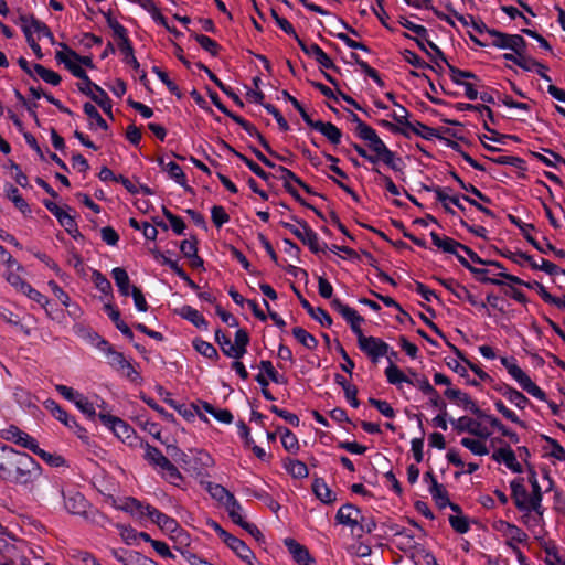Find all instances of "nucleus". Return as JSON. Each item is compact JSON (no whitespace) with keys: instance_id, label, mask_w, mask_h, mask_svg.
I'll return each instance as SVG.
<instances>
[{"instance_id":"f257e3e1","label":"nucleus","mask_w":565,"mask_h":565,"mask_svg":"<svg viewBox=\"0 0 565 565\" xmlns=\"http://www.w3.org/2000/svg\"><path fill=\"white\" fill-rule=\"evenodd\" d=\"M41 475L39 463L28 454L3 447L0 452V478L17 484L33 483Z\"/></svg>"},{"instance_id":"f03ea898","label":"nucleus","mask_w":565,"mask_h":565,"mask_svg":"<svg viewBox=\"0 0 565 565\" xmlns=\"http://www.w3.org/2000/svg\"><path fill=\"white\" fill-rule=\"evenodd\" d=\"M33 553V548L26 541L17 539L6 531L0 535V555L6 563L14 565L19 562L20 565H31L28 555Z\"/></svg>"},{"instance_id":"7ed1b4c3","label":"nucleus","mask_w":565,"mask_h":565,"mask_svg":"<svg viewBox=\"0 0 565 565\" xmlns=\"http://www.w3.org/2000/svg\"><path fill=\"white\" fill-rule=\"evenodd\" d=\"M143 458L170 483L178 484L182 480L178 468L158 448L146 444Z\"/></svg>"},{"instance_id":"20e7f679","label":"nucleus","mask_w":565,"mask_h":565,"mask_svg":"<svg viewBox=\"0 0 565 565\" xmlns=\"http://www.w3.org/2000/svg\"><path fill=\"white\" fill-rule=\"evenodd\" d=\"M291 220L295 221L297 225L284 221L280 222V225L290 231L298 239L307 245L312 253L317 254L319 252H323L327 248L326 244L323 247L320 245L317 233L308 225L306 221L299 220L296 216H291Z\"/></svg>"},{"instance_id":"39448f33","label":"nucleus","mask_w":565,"mask_h":565,"mask_svg":"<svg viewBox=\"0 0 565 565\" xmlns=\"http://www.w3.org/2000/svg\"><path fill=\"white\" fill-rule=\"evenodd\" d=\"M497 253L499 255H501L502 257H505L518 265H523V263L526 262L533 269L543 270L552 276L565 274V270L561 269L557 265H555L554 263H551L550 260H546L544 258L541 259V264L539 265L535 260H533V258L530 255L522 253V252L497 249Z\"/></svg>"},{"instance_id":"423d86ee","label":"nucleus","mask_w":565,"mask_h":565,"mask_svg":"<svg viewBox=\"0 0 565 565\" xmlns=\"http://www.w3.org/2000/svg\"><path fill=\"white\" fill-rule=\"evenodd\" d=\"M430 237L433 241V244L441 249L444 253L452 254L457 257L458 262L466 267L468 270H470L472 274H484L486 270L483 268H476L470 265V263L458 253V250L461 247V243L455 241L454 238L447 237V236H439L437 233L431 232Z\"/></svg>"},{"instance_id":"0eeeda50","label":"nucleus","mask_w":565,"mask_h":565,"mask_svg":"<svg viewBox=\"0 0 565 565\" xmlns=\"http://www.w3.org/2000/svg\"><path fill=\"white\" fill-rule=\"evenodd\" d=\"M358 344L373 363H376L381 356L388 354L390 345L383 340L375 337H366L364 333L359 334Z\"/></svg>"},{"instance_id":"6e6552de","label":"nucleus","mask_w":565,"mask_h":565,"mask_svg":"<svg viewBox=\"0 0 565 565\" xmlns=\"http://www.w3.org/2000/svg\"><path fill=\"white\" fill-rule=\"evenodd\" d=\"M492 38L491 44L499 49H509L513 52L525 51L526 42L519 34H508L498 30L489 31Z\"/></svg>"},{"instance_id":"1a4fd4ad","label":"nucleus","mask_w":565,"mask_h":565,"mask_svg":"<svg viewBox=\"0 0 565 565\" xmlns=\"http://www.w3.org/2000/svg\"><path fill=\"white\" fill-rule=\"evenodd\" d=\"M351 121L356 125L355 131L356 135L364 141L369 142L370 149L375 153L379 151L385 143L377 136L376 131L364 121H362L356 114L351 111Z\"/></svg>"},{"instance_id":"9d476101","label":"nucleus","mask_w":565,"mask_h":565,"mask_svg":"<svg viewBox=\"0 0 565 565\" xmlns=\"http://www.w3.org/2000/svg\"><path fill=\"white\" fill-rule=\"evenodd\" d=\"M331 307L347 320L356 337L363 333L360 324L364 321V318L361 317L355 309L344 305L338 298L331 300Z\"/></svg>"},{"instance_id":"9b49d317","label":"nucleus","mask_w":565,"mask_h":565,"mask_svg":"<svg viewBox=\"0 0 565 565\" xmlns=\"http://www.w3.org/2000/svg\"><path fill=\"white\" fill-rule=\"evenodd\" d=\"M100 422L109 427L114 434L121 440H127L134 434V429L119 417L100 412L98 414Z\"/></svg>"},{"instance_id":"f8f14e48","label":"nucleus","mask_w":565,"mask_h":565,"mask_svg":"<svg viewBox=\"0 0 565 565\" xmlns=\"http://www.w3.org/2000/svg\"><path fill=\"white\" fill-rule=\"evenodd\" d=\"M523 515L521 516L522 523L532 532H536V529L542 530L544 520V508L542 507V503H539L536 508V503H530L527 505V509L522 511Z\"/></svg>"},{"instance_id":"ddd939ff","label":"nucleus","mask_w":565,"mask_h":565,"mask_svg":"<svg viewBox=\"0 0 565 565\" xmlns=\"http://www.w3.org/2000/svg\"><path fill=\"white\" fill-rule=\"evenodd\" d=\"M445 396L451 401H456L459 405L463 406L465 409L470 411L477 417H483L484 413L481 411L475 401L467 394L456 388H447L444 392Z\"/></svg>"},{"instance_id":"4468645a","label":"nucleus","mask_w":565,"mask_h":565,"mask_svg":"<svg viewBox=\"0 0 565 565\" xmlns=\"http://www.w3.org/2000/svg\"><path fill=\"white\" fill-rule=\"evenodd\" d=\"M361 510L351 503L343 504L337 512L335 520L339 524L349 526L352 532L358 526Z\"/></svg>"},{"instance_id":"2eb2a0df","label":"nucleus","mask_w":565,"mask_h":565,"mask_svg":"<svg viewBox=\"0 0 565 565\" xmlns=\"http://www.w3.org/2000/svg\"><path fill=\"white\" fill-rule=\"evenodd\" d=\"M511 491H512V499L514 501V504L519 511H524L527 509V505H530L531 501V494H529L525 486H524V479L518 478L511 481Z\"/></svg>"},{"instance_id":"dca6fc26","label":"nucleus","mask_w":565,"mask_h":565,"mask_svg":"<svg viewBox=\"0 0 565 565\" xmlns=\"http://www.w3.org/2000/svg\"><path fill=\"white\" fill-rule=\"evenodd\" d=\"M451 424L454 425V428L458 433L467 431L471 435L482 438H488L490 436V433L488 430L481 428L480 423L467 416H462L456 420L451 419Z\"/></svg>"},{"instance_id":"f3484780","label":"nucleus","mask_w":565,"mask_h":565,"mask_svg":"<svg viewBox=\"0 0 565 565\" xmlns=\"http://www.w3.org/2000/svg\"><path fill=\"white\" fill-rule=\"evenodd\" d=\"M294 291L297 295L301 306L308 315L317 320L322 327H330L332 324V319L330 315L321 307L315 308V306H311L307 299L302 297L300 291L294 287Z\"/></svg>"},{"instance_id":"a211bd4d","label":"nucleus","mask_w":565,"mask_h":565,"mask_svg":"<svg viewBox=\"0 0 565 565\" xmlns=\"http://www.w3.org/2000/svg\"><path fill=\"white\" fill-rule=\"evenodd\" d=\"M285 545L288 548L289 553L292 555V558L299 565H313L315 558L311 557L308 548L305 545H301L294 539H286Z\"/></svg>"},{"instance_id":"6ab92c4d","label":"nucleus","mask_w":565,"mask_h":565,"mask_svg":"<svg viewBox=\"0 0 565 565\" xmlns=\"http://www.w3.org/2000/svg\"><path fill=\"white\" fill-rule=\"evenodd\" d=\"M64 495V504L66 510L76 515H82L86 513L88 502L85 497L77 491H70Z\"/></svg>"},{"instance_id":"aec40b11","label":"nucleus","mask_w":565,"mask_h":565,"mask_svg":"<svg viewBox=\"0 0 565 565\" xmlns=\"http://www.w3.org/2000/svg\"><path fill=\"white\" fill-rule=\"evenodd\" d=\"M7 439L12 440L32 452L40 450L38 441L26 433L20 430L18 427L12 426L7 430Z\"/></svg>"},{"instance_id":"412c9836","label":"nucleus","mask_w":565,"mask_h":565,"mask_svg":"<svg viewBox=\"0 0 565 565\" xmlns=\"http://www.w3.org/2000/svg\"><path fill=\"white\" fill-rule=\"evenodd\" d=\"M311 128L321 132L331 143L339 145L341 141L342 132L332 122H324L321 120H311L309 124Z\"/></svg>"},{"instance_id":"4be33fe9","label":"nucleus","mask_w":565,"mask_h":565,"mask_svg":"<svg viewBox=\"0 0 565 565\" xmlns=\"http://www.w3.org/2000/svg\"><path fill=\"white\" fill-rule=\"evenodd\" d=\"M147 515L162 530L174 533L179 530L177 521L160 512L154 507L147 508Z\"/></svg>"},{"instance_id":"5701e85b","label":"nucleus","mask_w":565,"mask_h":565,"mask_svg":"<svg viewBox=\"0 0 565 565\" xmlns=\"http://www.w3.org/2000/svg\"><path fill=\"white\" fill-rule=\"evenodd\" d=\"M492 459L504 465L513 472H522V467L518 462L514 451L510 447L499 448L492 454Z\"/></svg>"},{"instance_id":"b1692460","label":"nucleus","mask_w":565,"mask_h":565,"mask_svg":"<svg viewBox=\"0 0 565 565\" xmlns=\"http://www.w3.org/2000/svg\"><path fill=\"white\" fill-rule=\"evenodd\" d=\"M225 543L242 561L249 565H253L252 559L255 558L253 551L246 545V543L236 536L228 539Z\"/></svg>"},{"instance_id":"393cba45","label":"nucleus","mask_w":565,"mask_h":565,"mask_svg":"<svg viewBox=\"0 0 565 565\" xmlns=\"http://www.w3.org/2000/svg\"><path fill=\"white\" fill-rule=\"evenodd\" d=\"M509 221L518 226L520 231L522 232L524 238L539 252L546 254V250L544 249V244H540L534 237L533 234L530 233V231L534 230V225L523 223L520 218H518L514 215H508Z\"/></svg>"},{"instance_id":"a878e982","label":"nucleus","mask_w":565,"mask_h":565,"mask_svg":"<svg viewBox=\"0 0 565 565\" xmlns=\"http://www.w3.org/2000/svg\"><path fill=\"white\" fill-rule=\"evenodd\" d=\"M44 406L57 420L63 423L65 426L70 428L77 427L76 420L71 417L55 401L47 399L45 401Z\"/></svg>"},{"instance_id":"bb28decb","label":"nucleus","mask_w":565,"mask_h":565,"mask_svg":"<svg viewBox=\"0 0 565 565\" xmlns=\"http://www.w3.org/2000/svg\"><path fill=\"white\" fill-rule=\"evenodd\" d=\"M498 530L501 531L507 539L515 541L516 543H525L529 539L523 530L508 522L501 521Z\"/></svg>"},{"instance_id":"cd10ccee","label":"nucleus","mask_w":565,"mask_h":565,"mask_svg":"<svg viewBox=\"0 0 565 565\" xmlns=\"http://www.w3.org/2000/svg\"><path fill=\"white\" fill-rule=\"evenodd\" d=\"M56 60L65 65V67L77 78H86V72L78 65V62L66 53L58 51L55 55Z\"/></svg>"},{"instance_id":"c85d7f7f","label":"nucleus","mask_w":565,"mask_h":565,"mask_svg":"<svg viewBox=\"0 0 565 565\" xmlns=\"http://www.w3.org/2000/svg\"><path fill=\"white\" fill-rule=\"evenodd\" d=\"M374 157H377V161H383L394 171L402 170V159L396 157V154L392 150H390L386 145L383 146L379 151H376Z\"/></svg>"},{"instance_id":"c756f323","label":"nucleus","mask_w":565,"mask_h":565,"mask_svg":"<svg viewBox=\"0 0 565 565\" xmlns=\"http://www.w3.org/2000/svg\"><path fill=\"white\" fill-rule=\"evenodd\" d=\"M312 490L316 497L323 503H332L335 501L334 492L327 486L323 479H315Z\"/></svg>"},{"instance_id":"7c9ffc66","label":"nucleus","mask_w":565,"mask_h":565,"mask_svg":"<svg viewBox=\"0 0 565 565\" xmlns=\"http://www.w3.org/2000/svg\"><path fill=\"white\" fill-rule=\"evenodd\" d=\"M111 276L115 280L116 286L119 289V292L124 297L129 296L132 286H130V279L127 271L121 267H116L113 269Z\"/></svg>"},{"instance_id":"2f4dec72","label":"nucleus","mask_w":565,"mask_h":565,"mask_svg":"<svg viewBox=\"0 0 565 565\" xmlns=\"http://www.w3.org/2000/svg\"><path fill=\"white\" fill-rule=\"evenodd\" d=\"M180 315L191 321L196 328L202 330H207L209 323L205 320V318L194 308L191 306H183L180 309Z\"/></svg>"},{"instance_id":"473e14b6","label":"nucleus","mask_w":565,"mask_h":565,"mask_svg":"<svg viewBox=\"0 0 565 565\" xmlns=\"http://www.w3.org/2000/svg\"><path fill=\"white\" fill-rule=\"evenodd\" d=\"M501 394L513 405L520 409H524L530 403L529 398L521 392L511 386H505L501 390Z\"/></svg>"},{"instance_id":"72a5a7b5","label":"nucleus","mask_w":565,"mask_h":565,"mask_svg":"<svg viewBox=\"0 0 565 565\" xmlns=\"http://www.w3.org/2000/svg\"><path fill=\"white\" fill-rule=\"evenodd\" d=\"M429 492L440 509H444L449 504L448 492L443 484L437 482V480H433Z\"/></svg>"},{"instance_id":"f704fd0d","label":"nucleus","mask_w":565,"mask_h":565,"mask_svg":"<svg viewBox=\"0 0 565 565\" xmlns=\"http://www.w3.org/2000/svg\"><path fill=\"white\" fill-rule=\"evenodd\" d=\"M518 383L524 391H526L532 396L541 401L546 399L545 393L530 379V376L525 372L522 375V377L518 380Z\"/></svg>"},{"instance_id":"c9c22d12","label":"nucleus","mask_w":565,"mask_h":565,"mask_svg":"<svg viewBox=\"0 0 565 565\" xmlns=\"http://www.w3.org/2000/svg\"><path fill=\"white\" fill-rule=\"evenodd\" d=\"M95 93L90 98L104 110L105 114L113 117L111 114V102L107 93L98 85H94Z\"/></svg>"},{"instance_id":"e433bc0d","label":"nucleus","mask_w":565,"mask_h":565,"mask_svg":"<svg viewBox=\"0 0 565 565\" xmlns=\"http://www.w3.org/2000/svg\"><path fill=\"white\" fill-rule=\"evenodd\" d=\"M7 198L14 204V206L20 211L22 212L23 214H29L31 213V209L29 206V204L26 203V201L21 196V194L19 193V190L13 186V185H10L8 189H7Z\"/></svg>"},{"instance_id":"4c0bfd02","label":"nucleus","mask_w":565,"mask_h":565,"mask_svg":"<svg viewBox=\"0 0 565 565\" xmlns=\"http://www.w3.org/2000/svg\"><path fill=\"white\" fill-rule=\"evenodd\" d=\"M284 467L294 478H305L308 476V468L302 461L287 458L284 461Z\"/></svg>"},{"instance_id":"58836bf2","label":"nucleus","mask_w":565,"mask_h":565,"mask_svg":"<svg viewBox=\"0 0 565 565\" xmlns=\"http://www.w3.org/2000/svg\"><path fill=\"white\" fill-rule=\"evenodd\" d=\"M147 508H152V505L143 504L142 502L135 498H126L121 507V509L125 510L126 512L139 516L147 515Z\"/></svg>"},{"instance_id":"ea45409f","label":"nucleus","mask_w":565,"mask_h":565,"mask_svg":"<svg viewBox=\"0 0 565 565\" xmlns=\"http://www.w3.org/2000/svg\"><path fill=\"white\" fill-rule=\"evenodd\" d=\"M215 341L220 345L222 352L228 356L237 360L236 349L234 344L231 342V339L224 334L220 329L215 332Z\"/></svg>"},{"instance_id":"a19ab883","label":"nucleus","mask_w":565,"mask_h":565,"mask_svg":"<svg viewBox=\"0 0 565 565\" xmlns=\"http://www.w3.org/2000/svg\"><path fill=\"white\" fill-rule=\"evenodd\" d=\"M294 337L307 349L313 350L318 345L317 339L301 327L292 329Z\"/></svg>"},{"instance_id":"79ce46f5","label":"nucleus","mask_w":565,"mask_h":565,"mask_svg":"<svg viewBox=\"0 0 565 565\" xmlns=\"http://www.w3.org/2000/svg\"><path fill=\"white\" fill-rule=\"evenodd\" d=\"M225 507H226V510L228 512L231 520L235 524L244 527V524L248 523L243 519V516H242L243 508L235 498L230 502H225Z\"/></svg>"},{"instance_id":"37998d69","label":"nucleus","mask_w":565,"mask_h":565,"mask_svg":"<svg viewBox=\"0 0 565 565\" xmlns=\"http://www.w3.org/2000/svg\"><path fill=\"white\" fill-rule=\"evenodd\" d=\"M33 71L36 73L39 77H41L44 82L51 85L56 86L61 83V76L56 72L45 68L41 64H34Z\"/></svg>"},{"instance_id":"c03bdc74","label":"nucleus","mask_w":565,"mask_h":565,"mask_svg":"<svg viewBox=\"0 0 565 565\" xmlns=\"http://www.w3.org/2000/svg\"><path fill=\"white\" fill-rule=\"evenodd\" d=\"M385 375L387 382L393 385H398L401 383H408V376L405 375L401 369L391 362V364L385 370Z\"/></svg>"},{"instance_id":"a18cd8bd","label":"nucleus","mask_w":565,"mask_h":565,"mask_svg":"<svg viewBox=\"0 0 565 565\" xmlns=\"http://www.w3.org/2000/svg\"><path fill=\"white\" fill-rule=\"evenodd\" d=\"M164 170L169 173V175L181 186H184L186 190L190 188L186 185V178L181 167L175 162H168L164 167Z\"/></svg>"},{"instance_id":"49530a36","label":"nucleus","mask_w":565,"mask_h":565,"mask_svg":"<svg viewBox=\"0 0 565 565\" xmlns=\"http://www.w3.org/2000/svg\"><path fill=\"white\" fill-rule=\"evenodd\" d=\"M192 36L201 45V47L209 52L211 55L216 56L218 54L220 45L214 40L198 33H192Z\"/></svg>"},{"instance_id":"de8ad7c7","label":"nucleus","mask_w":565,"mask_h":565,"mask_svg":"<svg viewBox=\"0 0 565 565\" xmlns=\"http://www.w3.org/2000/svg\"><path fill=\"white\" fill-rule=\"evenodd\" d=\"M447 66L451 81L457 85L465 84L466 82L463 79H477V75L472 72L459 70L449 63H447Z\"/></svg>"},{"instance_id":"09e8293b","label":"nucleus","mask_w":565,"mask_h":565,"mask_svg":"<svg viewBox=\"0 0 565 565\" xmlns=\"http://www.w3.org/2000/svg\"><path fill=\"white\" fill-rule=\"evenodd\" d=\"M249 343V335L246 330L238 329L235 333L234 348L236 349L237 360L246 353V348Z\"/></svg>"},{"instance_id":"8fccbe9b","label":"nucleus","mask_w":565,"mask_h":565,"mask_svg":"<svg viewBox=\"0 0 565 565\" xmlns=\"http://www.w3.org/2000/svg\"><path fill=\"white\" fill-rule=\"evenodd\" d=\"M207 491H209V493L211 494L212 498H214L217 501L224 502V503L225 502H230V501H232L235 498L231 492H228L221 484L209 483Z\"/></svg>"},{"instance_id":"3c124183","label":"nucleus","mask_w":565,"mask_h":565,"mask_svg":"<svg viewBox=\"0 0 565 565\" xmlns=\"http://www.w3.org/2000/svg\"><path fill=\"white\" fill-rule=\"evenodd\" d=\"M408 130H412L417 136H420L424 139L430 140L434 137H439V132L437 129L428 127L419 121L413 122V127H409Z\"/></svg>"},{"instance_id":"603ef678","label":"nucleus","mask_w":565,"mask_h":565,"mask_svg":"<svg viewBox=\"0 0 565 565\" xmlns=\"http://www.w3.org/2000/svg\"><path fill=\"white\" fill-rule=\"evenodd\" d=\"M281 444L284 448L289 452H297L299 449L298 439L288 428L281 430Z\"/></svg>"},{"instance_id":"864d4df0","label":"nucleus","mask_w":565,"mask_h":565,"mask_svg":"<svg viewBox=\"0 0 565 565\" xmlns=\"http://www.w3.org/2000/svg\"><path fill=\"white\" fill-rule=\"evenodd\" d=\"M412 377H408V384L418 387L424 394L425 393H435V388L428 382L427 377L419 376L415 372H411Z\"/></svg>"},{"instance_id":"5fc2aeb1","label":"nucleus","mask_w":565,"mask_h":565,"mask_svg":"<svg viewBox=\"0 0 565 565\" xmlns=\"http://www.w3.org/2000/svg\"><path fill=\"white\" fill-rule=\"evenodd\" d=\"M461 445L478 456H484L489 454L487 446L477 439L463 438L461 439Z\"/></svg>"},{"instance_id":"6e6d98bb","label":"nucleus","mask_w":565,"mask_h":565,"mask_svg":"<svg viewBox=\"0 0 565 565\" xmlns=\"http://www.w3.org/2000/svg\"><path fill=\"white\" fill-rule=\"evenodd\" d=\"M529 482L532 487L530 503H536L537 507L539 503H542L543 494L536 478V472L533 469H530Z\"/></svg>"},{"instance_id":"4d7b16f0","label":"nucleus","mask_w":565,"mask_h":565,"mask_svg":"<svg viewBox=\"0 0 565 565\" xmlns=\"http://www.w3.org/2000/svg\"><path fill=\"white\" fill-rule=\"evenodd\" d=\"M194 348L199 353H201L202 355H204L207 359H211V360L218 359V353H217L216 349L211 343H209L206 341L195 340Z\"/></svg>"},{"instance_id":"13d9d810","label":"nucleus","mask_w":565,"mask_h":565,"mask_svg":"<svg viewBox=\"0 0 565 565\" xmlns=\"http://www.w3.org/2000/svg\"><path fill=\"white\" fill-rule=\"evenodd\" d=\"M92 279L96 286V288L105 294V295H109L111 294V284L110 281L98 270H94L93 274H92Z\"/></svg>"},{"instance_id":"bf43d9fd","label":"nucleus","mask_w":565,"mask_h":565,"mask_svg":"<svg viewBox=\"0 0 565 565\" xmlns=\"http://www.w3.org/2000/svg\"><path fill=\"white\" fill-rule=\"evenodd\" d=\"M84 113L93 120H95L96 125L98 127H100L103 130H107L108 129V125L107 122L104 120V118L100 116V114L98 113L97 108L90 104V103H85L84 104Z\"/></svg>"},{"instance_id":"052dcab7","label":"nucleus","mask_w":565,"mask_h":565,"mask_svg":"<svg viewBox=\"0 0 565 565\" xmlns=\"http://www.w3.org/2000/svg\"><path fill=\"white\" fill-rule=\"evenodd\" d=\"M162 213L166 216V218L170 222L172 230L175 234L181 235L183 234V231L185 228V224L183 220L180 216L174 215L171 213L167 207H162Z\"/></svg>"},{"instance_id":"680f3d73","label":"nucleus","mask_w":565,"mask_h":565,"mask_svg":"<svg viewBox=\"0 0 565 565\" xmlns=\"http://www.w3.org/2000/svg\"><path fill=\"white\" fill-rule=\"evenodd\" d=\"M152 72L157 74V76L161 79L162 83L166 84V86L168 87L169 92L173 95H175L178 98H181L182 97V94L178 87V85L175 83H173L168 74L163 71H161L159 67L154 66L152 68Z\"/></svg>"},{"instance_id":"e2e57ef3","label":"nucleus","mask_w":565,"mask_h":565,"mask_svg":"<svg viewBox=\"0 0 565 565\" xmlns=\"http://www.w3.org/2000/svg\"><path fill=\"white\" fill-rule=\"evenodd\" d=\"M449 523L451 527L460 534L467 533L470 529L469 521L466 516L462 514L457 515H450L449 516Z\"/></svg>"},{"instance_id":"0e129e2a","label":"nucleus","mask_w":565,"mask_h":565,"mask_svg":"<svg viewBox=\"0 0 565 565\" xmlns=\"http://www.w3.org/2000/svg\"><path fill=\"white\" fill-rule=\"evenodd\" d=\"M260 369L268 375V377L275 382L285 384L287 382L286 377L284 375H280L275 367L273 366V363L270 361H262L259 364Z\"/></svg>"},{"instance_id":"69168bd1","label":"nucleus","mask_w":565,"mask_h":565,"mask_svg":"<svg viewBox=\"0 0 565 565\" xmlns=\"http://www.w3.org/2000/svg\"><path fill=\"white\" fill-rule=\"evenodd\" d=\"M212 221L216 227L223 226L230 221V216L221 205H214L211 210Z\"/></svg>"},{"instance_id":"338daca9","label":"nucleus","mask_w":565,"mask_h":565,"mask_svg":"<svg viewBox=\"0 0 565 565\" xmlns=\"http://www.w3.org/2000/svg\"><path fill=\"white\" fill-rule=\"evenodd\" d=\"M7 281L14 287L19 292L24 294L29 288V284L22 279V277L13 271H8L6 275Z\"/></svg>"},{"instance_id":"774afa93","label":"nucleus","mask_w":565,"mask_h":565,"mask_svg":"<svg viewBox=\"0 0 565 565\" xmlns=\"http://www.w3.org/2000/svg\"><path fill=\"white\" fill-rule=\"evenodd\" d=\"M177 550L180 552V555L182 558L188 562L190 565H213L212 563L207 562L206 559L201 558L196 554L192 553L188 548H181L177 547Z\"/></svg>"}]
</instances>
